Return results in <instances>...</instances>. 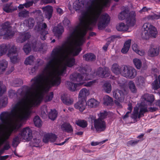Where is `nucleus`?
<instances>
[{
	"instance_id": "nucleus-1",
	"label": "nucleus",
	"mask_w": 160,
	"mask_h": 160,
	"mask_svg": "<svg viewBox=\"0 0 160 160\" xmlns=\"http://www.w3.org/2000/svg\"><path fill=\"white\" fill-rule=\"evenodd\" d=\"M78 27H76L73 31L71 32L68 38L67 41L62 44L61 46H58L53 49L51 54V59L47 62L43 70V72L47 74H50L51 71L55 67L56 63L58 60L59 57L61 54L63 48L66 45L69 43L71 45H73L72 48L74 47L75 41L77 39L76 34L78 31Z\"/></svg>"
},
{
	"instance_id": "nucleus-2",
	"label": "nucleus",
	"mask_w": 160,
	"mask_h": 160,
	"mask_svg": "<svg viewBox=\"0 0 160 160\" xmlns=\"http://www.w3.org/2000/svg\"><path fill=\"white\" fill-rule=\"evenodd\" d=\"M31 112L28 108L25 109L19 115L17 119L10 125L8 131L0 137V147L7 142L12 133H16L23 125V122H26L30 116Z\"/></svg>"
},
{
	"instance_id": "nucleus-3",
	"label": "nucleus",
	"mask_w": 160,
	"mask_h": 160,
	"mask_svg": "<svg viewBox=\"0 0 160 160\" xmlns=\"http://www.w3.org/2000/svg\"><path fill=\"white\" fill-rule=\"evenodd\" d=\"M25 102V99L23 98H22L15 104L10 112L4 111L2 112L0 114V120L2 124L3 125H7L11 117L12 116H15L18 112L20 111L21 113L18 115L17 118H18V116L21 115L22 112L27 108L29 109L31 112L28 108H25L22 110V107Z\"/></svg>"
},
{
	"instance_id": "nucleus-4",
	"label": "nucleus",
	"mask_w": 160,
	"mask_h": 160,
	"mask_svg": "<svg viewBox=\"0 0 160 160\" xmlns=\"http://www.w3.org/2000/svg\"><path fill=\"white\" fill-rule=\"evenodd\" d=\"M43 74L38 75L31 79V82H34L30 87L27 86H23L22 89L23 91H25L24 97L28 98L33 94L34 92L38 90L41 87V84L44 79Z\"/></svg>"
},
{
	"instance_id": "nucleus-5",
	"label": "nucleus",
	"mask_w": 160,
	"mask_h": 160,
	"mask_svg": "<svg viewBox=\"0 0 160 160\" xmlns=\"http://www.w3.org/2000/svg\"><path fill=\"white\" fill-rule=\"evenodd\" d=\"M81 26L83 29L79 32L78 36L77 37V39L75 41L74 47L71 48L70 51L71 53L74 56H78L82 51V49L80 46L82 45L85 42L86 40L85 36L87 33V30H89L82 26Z\"/></svg>"
},
{
	"instance_id": "nucleus-6",
	"label": "nucleus",
	"mask_w": 160,
	"mask_h": 160,
	"mask_svg": "<svg viewBox=\"0 0 160 160\" xmlns=\"http://www.w3.org/2000/svg\"><path fill=\"white\" fill-rule=\"evenodd\" d=\"M81 70L82 71V72L81 71L82 74L78 73H74L71 74L70 76V80L73 82H80L91 79L92 77L89 73L92 71L90 67L82 68Z\"/></svg>"
},
{
	"instance_id": "nucleus-7",
	"label": "nucleus",
	"mask_w": 160,
	"mask_h": 160,
	"mask_svg": "<svg viewBox=\"0 0 160 160\" xmlns=\"http://www.w3.org/2000/svg\"><path fill=\"white\" fill-rule=\"evenodd\" d=\"M157 34V28L151 24L147 22L143 25L141 34L142 38L147 40L150 37L155 38Z\"/></svg>"
},
{
	"instance_id": "nucleus-8",
	"label": "nucleus",
	"mask_w": 160,
	"mask_h": 160,
	"mask_svg": "<svg viewBox=\"0 0 160 160\" xmlns=\"http://www.w3.org/2000/svg\"><path fill=\"white\" fill-rule=\"evenodd\" d=\"M129 10L125 9L119 14L118 19L120 20H126V23L129 26H133L136 22V13L132 11L129 13Z\"/></svg>"
},
{
	"instance_id": "nucleus-9",
	"label": "nucleus",
	"mask_w": 160,
	"mask_h": 160,
	"mask_svg": "<svg viewBox=\"0 0 160 160\" xmlns=\"http://www.w3.org/2000/svg\"><path fill=\"white\" fill-rule=\"evenodd\" d=\"M137 70L134 68L129 66L123 65L121 75L127 78L132 79L137 75Z\"/></svg>"
},
{
	"instance_id": "nucleus-10",
	"label": "nucleus",
	"mask_w": 160,
	"mask_h": 160,
	"mask_svg": "<svg viewBox=\"0 0 160 160\" xmlns=\"http://www.w3.org/2000/svg\"><path fill=\"white\" fill-rule=\"evenodd\" d=\"M2 28L0 30V37L4 36V38H8L10 36H12L14 35V32L12 31L11 23L7 21L2 24Z\"/></svg>"
},
{
	"instance_id": "nucleus-11",
	"label": "nucleus",
	"mask_w": 160,
	"mask_h": 160,
	"mask_svg": "<svg viewBox=\"0 0 160 160\" xmlns=\"http://www.w3.org/2000/svg\"><path fill=\"white\" fill-rule=\"evenodd\" d=\"M95 82V81H92L87 82L86 83L84 84L83 82H80L78 83H75L71 82L69 81L67 82V84L68 85V87L69 90L71 91H75L80 89V87L83 84L84 86L90 87L93 83Z\"/></svg>"
},
{
	"instance_id": "nucleus-12",
	"label": "nucleus",
	"mask_w": 160,
	"mask_h": 160,
	"mask_svg": "<svg viewBox=\"0 0 160 160\" xmlns=\"http://www.w3.org/2000/svg\"><path fill=\"white\" fill-rule=\"evenodd\" d=\"M110 21V17L108 14L102 15L99 18V20L98 23V29L99 30L104 29L108 26Z\"/></svg>"
},
{
	"instance_id": "nucleus-13",
	"label": "nucleus",
	"mask_w": 160,
	"mask_h": 160,
	"mask_svg": "<svg viewBox=\"0 0 160 160\" xmlns=\"http://www.w3.org/2000/svg\"><path fill=\"white\" fill-rule=\"evenodd\" d=\"M21 137L23 139L27 141H29L32 138V131L29 127L24 128L19 133Z\"/></svg>"
},
{
	"instance_id": "nucleus-14",
	"label": "nucleus",
	"mask_w": 160,
	"mask_h": 160,
	"mask_svg": "<svg viewBox=\"0 0 160 160\" xmlns=\"http://www.w3.org/2000/svg\"><path fill=\"white\" fill-rule=\"evenodd\" d=\"M94 125L96 131L101 132L105 130L106 128V122L104 120L99 119H95L94 121Z\"/></svg>"
},
{
	"instance_id": "nucleus-15",
	"label": "nucleus",
	"mask_w": 160,
	"mask_h": 160,
	"mask_svg": "<svg viewBox=\"0 0 160 160\" xmlns=\"http://www.w3.org/2000/svg\"><path fill=\"white\" fill-rule=\"evenodd\" d=\"M90 13L86 9L82 12V17L79 20L80 23L79 25L82 26L87 29L92 30V28L89 26L85 20V18L89 15Z\"/></svg>"
},
{
	"instance_id": "nucleus-16",
	"label": "nucleus",
	"mask_w": 160,
	"mask_h": 160,
	"mask_svg": "<svg viewBox=\"0 0 160 160\" xmlns=\"http://www.w3.org/2000/svg\"><path fill=\"white\" fill-rule=\"evenodd\" d=\"M96 74L97 76L100 78H104L108 77L110 73L108 68L106 67L103 68L100 67L98 68Z\"/></svg>"
},
{
	"instance_id": "nucleus-17",
	"label": "nucleus",
	"mask_w": 160,
	"mask_h": 160,
	"mask_svg": "<svg viewBox=\"0 0 160 160\" xmlns=\"http://www.w3.org/2000/svg\"><path fill=\"white\" fill-rule=\"evenodd\" d=\"M101 0H89L87 2L86 4L88 5L90 4L89 5L86 6L85 7V9L91 13L94 9V5H98L100 2Z\"/></svg>"
},
{
	"instance_id": "nucleus-18",
	"label": "nucleus",
	"mask_w": 160,
	"mask_h": 160,
	"mask_svg": "<svg viewBox=\"0 0 160 160\" xmlns=\"http://www.w3.org/2000/svg\"><path fill=\"white\" fill-rule=\"evenodd\" d=\"M43 95L42 93L37 96L31 102L30 104L31 106L35 107L39 106L43 100Z\"/></svg>"
},
{
	"instance_id": "nucleus-19",
	"label": "nucleus",
	"mask_w": 160,
	"mask_h": 160,
	"mask_svg": "<svg viewBox=\"0 0 160 160\" xmlns=\"http://www.w3.org/2000/svg\"><path fill=\"white\" fill-rule=\"evenodd\" d=\"M142 101L149 105H151L155 99L153 94L147 93L143 95L142 97Z\"/></svg>"
},
{
	"instance_id": "nucleus-20",
	"label": "nucleus",
	"mask_w": 160,
	"mask_h": 160,
	"mask_svg": "<svg viewBox=\"0 0 160 160\" xmlns=\"http://www.w3.org/2000/svg\"><path fill=\"white\" fill-rule=\"evenodd\" d=\"M159 48L153 45H151L148 51V54L149 56L154 57L157 56L159 53Z\"/></svg>"
},
{
	"instance_id": "nucleus-21",
	"label": "nucleus",
	"mask_w": 160,
	"mask_h": 160,
	"mask_svg": "<svg viewBox=\"0 0 160 160\" xmlns=\"http://www.w3.org/2000/svg\"><path fill=\"white\" fill-rule=\"evenodd\" d=\"M61 82V78L60 76L56 75L51 76L49 85L51 86H58Z\"/></svg>"
},
{
	"instance_id": "nucleus-22",
	"label": "nucleus",
	"mask_w": 160,
	"mask_h": 160,
	"mask_svg": "<svg viewBox=\"0 0 160 160\" xmlns=\"http://www.w3.org/2000/svg\"><path fill=\"white\" fill-rule=\"evenodd\" d=\"M64 31V28L60 24H58L57 26L54 27L52 29L54 35L58 38L62 35Z\"/></svg>"
},
{
	"instance_id": "nucleus-23",
	"label": "nucleus",
	"mask_w": 160,
	"mask_h": 160,
	"mask_svg": "<svg viewBox=\"0 0 160 160\" xmlns=\"http://www.w3.org/2000/svg\"><path fill=\"white\" fill-rule=\"evenodd\" d=\"M87 103L85 100H79L78 102L74 104V107L82 112L85 109Z\"/></svg>"
},
{
	"instance_id": "nucleus-24",
	"label": "nucleus",
	"mask_w": 160,
	"mask_h": 160,
	"mask_svg": "<svg viewBox=\"0 0 160 160\" xmlns=\"http://www.w3.org/2000/svg\"><path fill=\"white\" fill-rule=\"evenodd\" d=\"M42 10L45 12L46 18L50 20L52 15L53 10L52 7L49 5L47 6L43 7Z\"/></svg>"
},
{
	"instance_id": "nucleus-25",
	"label": "nucleus",
	"mask_w": 160,
	"mask_h": 160,
	"mask_svg": "<svg viewBox=\"0 0 160 160\" xmlns=\"http://www.w3.org/2000/svg\"><path fill=\"white\" fill-rule=\"evenodd\" d=\"M62 130L68 133H72L73 128L72 126L69 122H64L61 126Z\"/></svg>"
},
{
	"instance_id": "nucleus-26",
	"label": "nucleus",
	"mask_w": 160,
	"mask_h": 160,
	"mask_svg": "<svg viewBox=\"0 0 160 160\" xmlns=\"http://www.w3.org/2000/svg\"><path fill=\"white\" fill-rule=\"evenodd\" d=\"M47 27L45 23H43L41 25L40 37L41 39L43 41L46 40L47 38L46 35L48 34V32L45 30Z\"/></svg>"
},
{
	"instance_id": "nucleus-27",
	"label": "nucleus",
	"mask_w": 160,
	"mask_h": 160,
	"mask_svg": "<svg viewBox=\"0 0 160 160\" xmlns=\"http://www.w3.org/2000/svg\"><path fill=\"white\" fill-rule=\"evenodd\" d=\"M61 99L63 103L67 105L72 104L73 102V99L70 98L67 94L62 95L61 97Z\"/></svg>"
},
{
	"instance_id": "nucleus-28",
	"label": "nucleus",
	"mask_w": 160,
	"mask_h": 160,
	"mask_svg": "<svg viewBox=\"0 0 160 160\" xmlns=\"http://www.w3.org/2000/svg\"><path fill=\"white\" fill-rule=\"evenodd\" d=\"M84 4L85 1L83 0H76L73 3V8L76 11H78L82 8V5L83 6Z\"/></svg>"
},
{
	"instance_id": "nucleus-29",
	"label": "nucleus",
	"mask_w": 160,
	"mask_h": 160,
	"mask_svg": "<svg viewBox=\"0 0 160 160\" xmlns=\"http://www.w3.org/2000/svg\"><path fill=\"white\" fill-rule=\"evenodd\" d=\"M122 70V66L121 67L119 65L116 63L112 64V70L113 72L116 74H121Z\"/></svg>"
},
{
	"instance_id": "nucleus-30",
	"label": "nucleus",
	"mask_w": 160,
	"mask_h": 160,
	"mask_svg": "<svg viewBox=\"0 0 160 160\" xmlns=\"http://www.w3.org/2000/svg\"><path fill=\"white\" fill-rule=\"evenodd\" d=\"M83 57L84 60L88 62H92L96 59L95 55L92 53H88L84 55Z\"/></svg>"
},
{
	"instance_id": "nucleus-31",
	"label": "nucleus",
	"mask_w": 160,
	"mask_h": 160,
	"mask_svg": "<svg viewBox=\"0 0 160 160\" xmlns=\"http://www.w3.org/2000/svg\"><path fill=\"white\" fill-rule=\"evenodd\" d=\"M89 94V92L88 90L83 88L80 91L78 95L79 100H85L86 97Z\"/></svg>"
},
{
	"instance_id": "nucleus-32",
	"label": "nucleus",
	"mask_w": 160,
	"mask_h": 160,
	"mask_svg": "<svg viewBox=\"0 0 160 160\" xmlns=\"http://www.w3.org/2000/svg\"><path fill=\"white\" fill-rule=\"evenodd\" d=\"M131 39H128L125 42L123 48L121 50V52L124 54L127 53L128 51L131 44Z\"/></svg>"
},
{
	"instance_id": "nucleus-33",
	"label": "nucleus",
	"mask_w": 160,
	"mask_h": 160,
	"mask_svg": "<svg viewBox=\"0 0 160 160\" xmlns=\"http://www.w3.org/2000/svg\"><path fill=\"white\" fill-rule=\"evenodd\" d=\"M87 104L90 108H95L97 107L99 104V102L94 99V98H91L89 100Z\"/></svg>"
},
{
	"instance_id": "nucleus-34",
	"label": "nucleus",
	"mask_w": 160,
	"mask_h": 160,
	"mask_svg": "<svg viewBox=\"0 0 160 160\" xmlns=\"http://www.w3.org/2000/svg\"><path fill=\"white\" fill-rule=\"evenodd\" d=\"M16 9V8H13L11 2L7 3L3 6V10L7 13L12 12Z\"/></svg>"
},
{
	"instance_id": "nucleus-35",
	"label": "nucleus",
	"mask_w": 160,
	"mask_h": 160,
	"mask_svg": "<svg viewBox=\"0 0 160 160\" xmlns=\"http://www.w3.org/2000/svg\"><path fill=\"white\" fill-rule=\"evenodd\" d=\"M75 64V59L74 58H68L66 61L65 66L71 68Z\"/></svg>"
},
{
	"instance_id": "nucleus-36",
	"label": "nucleus",
	"mask_w": 160,
	"mask_h": 160,
	"mask_svg": "<svg viewBox=\"0 0 160 160\" xmlns=\"http://www.w3.org/2000/svg\"><path fill=\"white\" fill-rule=\"evenodd\" d=\"M128 24L125 25L124 23L121 22L116 26V29L119 31H127L128 29Z\"/></svg>"
},
{
	"instance_id": "nucleus-37",
	"label": "nucleus",
	"mask_w": 160,
	"mask_h": 160,
	"mask_svg": "<svg viewBox=\"0 0 160 160\" xmlns=\"http://www.w3.org/2000/svg\"><path fill=\"white\" fill-rule=\"evenodd\" d=\"M8 65V63L5 60H2L0 61V74L5 70Z\"/></svg>"
},
{
	"instance_id": "nucleus-38",
	"label": "nucleus",
	"mask_w": 160,
	"mask_h": 160,
	"mask_svg": "<svg viewBox=\"0 0 160 160\" xmlns=\"http://www.w3.org/2000/svg\"><path fill=\"white\" fill-rule=\"evenodd\" d=\"M112 102V99L109 96L106 95L103 98V104L105 105H110Z\"/></svg>"
},
{
	"instance_id": "nucleus-39",
	"label": "nucleus",
	"mask_w": 160,
	"mask_h": 160,
	"mask_svg": "<svg viewBox=\"0 0 160 160\" xmlns=\"http://www.w3.org/2000/svg\"><path fill=\"white\" fill-rule=\"evenodd\" d=\"M8 48V46L5 44H2L0 46V57L6 53Z\"/></svg>"
},
{
	"instance_id": "nucleus-40",
	"label": "nucleus",
	"mask_w": 160,
	"mask_h": 160,
	"mask_svg": "<svg viewBox=\"0 0 160 160\" xmlns=\"http://www.w3.org/2000/svg\"><path fill=\"white\" fill-rule=\"evenodd\" d=\"M76 124L78 126L82 128H86L88 125L87 121L84 120L78 119L76 121Z\"/></svg>"
},
{
	"instance_id": "nucleus-41",
	"label": "nucleus",
	"mask_w": 160,
	"mask_h": 160,
	"mask_svg": "<svg viewBox=\"0 0 160 160\" xmlns=\"http://www.w3.org/2000/svg\"><path fill=\"white\" fill-rule=\"evenodd\" d=\"M35 58L32 55H30L25 59L24 63L26 65H32L34 63Z\"/></svg>"
},
{
	"instance_id": "nucleus-42",
	"label": "nucleus",
	"mask_w": 160,
	"mask_h": 160,
	"mask_svg": "<svg viewBox=\"0 0 160 160\" xmlns=\"http://www.w3.org/2000/svg\"><path fill=\"white\" fill-rule=\"evenodd\" d=\"M7 97H3L0 98V108L6 107L8 103Z\"/></svg>"
},
{
	"instance_id": "nucleus-43",
	"label": "nucleus",
	"mask_w": 160,
	"mask_h": 160,
	"mask_svg": "<svg viewBox=\"0 0 160 160\" xmlns=\"http://www.w3.org/2000/svg\"><path fill=\"white\" fill-rule=\"evenodd\" d=\"M148 111L147 107H142L140 108L138 115V118H140L144 116V114Z\"/></svg>"
},
{
	"instance_id": "nucleus-44",
	"label": "nucleus",
	"mask_w": 160,
	"mask_h": 160,
	"mask_svg": "<svg viewBox=\"0 0 160 160\" xmlns=\"http://www.w3.org/2000/svg\"><path fill=\"white\" fill-rule=\"evenodd\" d=\"M58 113L55 109L51 110L48 115L49 118L52 120H54L57 117Z\"/></svg>"
},
{
	"instance_id": "nucleus-45",
	"label": "nucleus",
	"mask_w": 160,
	"mask_h": 160,
	"mask_svg": "<svg viewBox=\"0 0 160 160\" xmlns=\"http://www.w3.org/2000/svg\"><path fill=\"white\" fill-rule=\"evenodd\" d=\"M103 89L105 92L106 93H110L112 89L111 84L109 82H105L103 85Z\"/></svg>"
},
{
	"instance_id": "nucleus-46",
	"label": "nucleus",
	"mask_w": 160,
	"mask_h": 160,
	"mask_svg": "<svg viewBox=\"0 0 160 160\" xmlns=\"http://www.w3.org/2000/svg\"><path fill=\"white\" fill-rule=\"evenodd\" d=\"M22 138L21 137L20 135H19V133L17 136H15L12 139V146L14 147L16 145V146L18 145V144L19 143L20 140Z\"/></svg>"
},
{
	"instance_id": "nucleus-47",
	"label": "nucleus",
	"mask_w": 160,
	"mask_h": 160,
	"mask_svg": "<svg viewBox=\"0 0 160 160\" xmlns=\"http://www.w3.org/2000/svg\"><path fill=\"white\" fill-rule=\"evenodd\" d=\"M128 85L129 88L132 92L134 93L137 92V89L133 82L132 81H129Z\"/></svg>"
},
{
	"instance_id": "nucleus-48",
	"label": "nucleus",
	"mask_w": 160,
	"mask_h": 160,
	"mask_svg": "<svg viewBox=\"0 0 160 160\" xmlns=\"http://www.w3.org/2000/svg\"><path fill=\"white\" fill-rule=\"evenodd\" d=\"M24 22L27 26L30 28L34 26L35 22L33 18H30L26 20Z\"/></svg>"
},
{
	"instance_id": "nucleus-49",
	"label": "nucleus",
	"mask_w": 160,
	"mask_h": 160,
	"mask_svg": "<svg viewBox=\"0 0 160 160\" xmlns=\"http://www.w3.org/2000/svg\"><path fill=\"white\" fill-rule=\"evenodd\" d=\"M33 122L36 127L39 128L41 126V120L38 116H36L33 119Z\"/></svg>"
},
{
	"instance_id": "nucleus-50",
	"label": "nucleus",
	"mask_w": 160,
	"mask_h": 160,
	"mask_svg": "<svg viewBox=\"0 0 160 160\" xmlns=\"http://www.w3.org/2000/svg\"><path fill=\"white\" fill-rule=\"evenodd\" d=\"M66 69L67 67L65 65L62 66L60 69H58L57 71V75L59 76L62 75L63 74H65Z\"/></svg>"
},
{
	"instance_id": "nucleus-51",
	"label": "nucleus",
	"mask_w": 160,
	"mask_h": 160,
	"mask_svg": "<svg viewBox=\"0 0 160 160\" xmlns=\"http://www.w3.org/2000/svg\"><path fill=\"white\" fill-rule=\"evenodd\" d=\"M133 62L135 67L138 69H140L142 66V63L141 60L138 58H134L133 59Z\"/></svg>"
},
{
	"instance_id": "nucleus-52",
	"label": "nucleus",
	"mask_w": 160,
	"mask_h": 160,
	"mask_svg": "<svg viewBox=\"0 0 160 160\" xmlns=\"http://www.w3.org/2000/svg\"><path fill=\"white\" fill-rule=\"evenodd\" d=\"M23 50L26 54H28L31 50V45L28 43L24 45L23 47Z\"/></svg>"
},
{
	"instance_id": "nucleus-53",
	"label": "nucleus",
	"mask_w": 160,
	"mask_h": 160,
	"mask_svg": "<svg viewBox=\"0 0 160 160\" xmlns=\"http://www.w3.org/2000/svg\"><path fill=\"white\" fill-rule=\"evenodd\" d=\"M108 115V113L106 111H103L102 112H100L98 114L99 117L98 119L104 120V119L107 118Z\"/></svg>"
},
{
	"instance_id": "nucleus-54",
	"label": "nucleus",
	"mask_w": 160,
	"mask_h": 160,
	"mask_svg": "<svg viewBox=\"0 0 160 160\" xmlns=\"http://www.w3.org/2000/svg\"><path fill=\"white\" fill-rule=\"evenodd\" d=\"M17 48L15 45H12L11 48L9 49L8 56H10V55H13L15 54L17 52Z\"/></svg>"
},
{
	"instance_id": "nucleus-55",
	"label": "nucleus",
	"mask_w": 160,
	"mask_h": 160,
	"mask_svg": "<svg viewBox=\"0 0 160 160\" xmlns=\"http://www.w3.org/2000/svg\"><path fill=\"white\" fill-rule=\"evenodd\" d=\"M29 12L26 10H24L19 12L18 16L21 18H26L28 15Z\"/></svg>"
},
{
	"instance_id": "nucleus-56",
	"label": "nucleus",
	"mask_w": 160,
	"mask_h": 160,
	"mask_svg": "<svg viewBox=\"0 0 160 160\" xmlns=\"http://www.w3.org/2000/svg\"><path fill=\"white\" fill-rule=\"evenodd\" d=\"M139 108L136 107L134 109L133 113L132 116V118L134 119H136L138 118V115L139 114Z\"/></svg>"
},
{
	"instance_id": "nucleus-57",
	"label": "nucleus",
	"mask_w": 160,
	"mask_h": 160,
	"mask_svg": "<svg viewBox=\"0 0 160 160\" xmlns=\"http://www.w3.org/2000/svg\"><path fill=\"white\" fill-rule=\"evenodd\" d=\"M139 142V140H131L128 141L127 143V145L128 146H134L136 145H137L138 142Z\"/></svg>"
},
{
	"instance_id": "nucleus-58",
	"label": "nucleus",
	"mask_w": 160,
	"mask_h": 160,
	"mask_svg": "<svg viewBox=\"0 0 160 160\" xmlns=\"http://www.w3.org/2000/svg\"><path fill=\"white\" fill-rule=\"evenodd\" d=\"M2 82L0 81V96H1L6 91V87H2Z\"/></svg>"
},
{
	"instance_id": "nucleus-59",
	"label": "nucleus",
	"mask_w": 160,
	"mask_h": 160,
	"mask_svg": "<svg viewBox=\"0 0 160 160\" xmlns=\"http://www.w3.org/2000/svg\"><path fill=\"white\" fill-rule=\"evenodd\" d=\"M15 84L14 86L19 87L22 84V81L19 78H17L15 79L13 82Z\"/></svg>"
},
{
	"instance_id": "nucleus-60",
	"label": "nucleus",
	"mask_w": 160,
	"mask_h": 160,
	"mask_svg": "<svg viewBox=\"0 0 160 160\" xmlns=\"http://www.w3.org/2000/svg\"><path fill=\"white\" fill-rule=\"evenodd\" d=\"M152 87L154 90H157L160 88V85L157 79H156L152 83Z\"/></svg>"
},
{
	"instance_id": "nucleus-61",
	"label": "nucleus",
	"mask_w": 160,
	"mask_h": 160,
	"mask_svg": "<svg viewBox=\"0 0 160 160\" xmlns=\"http://www.w3.org/2000/svg\"><path fill=\"white\" fill-rule=\"evenodd\" d=\"M49 134L50 142H54L57 138V136L55 134L52 133H49Z\"/></svg>"
},
{
	"instance_id": "nucleus-62",
	"label": "nucleus",
	"mask_w": 160,
	"mask_h": 160,
	"mask_svg": "<svg viewBox=\"0 0 160 160\" xmlns=\"http://www.w3.org/2000/svg\"><path fill=\"white\" fill-rule=\"evenodd\" d=\"M10 55V56H8L10 57L11 62L13 63H16L18 60L17 55Z\"/></svg>"
},
{
	"instance_id": "nucleus-63",
	"label": "nucleus",
	"mask_w": 160,
	"mask_h": 160,
	"mask_svg": "<svg viewBox=\"0 0 160 160\" xmlns=\"http://www.w3.org/2000/svg\"><path fill=\"white\" fill-rule=\"evenodd\" d=\"M139 85L143 86L144 83L145 78L142 76H139L138 78Z\"/></svg>"
},
{
	"instance_id": "nucleus-64",
	"label": "nucleus",
	"mask_w": 160,
	"mask_h": 160,
	"mask_svg": "<svg viewBox=\"0 0 160 160\" xmlns=\"http://www.w3.org/2000/svg\"><path fill=\"white\" fill-rule=\"evenodd\" d=\"M49 137V133L44 135L43 138V142L45 143H47L49 141H50Z\"/></svg>"
}]
</instances>
